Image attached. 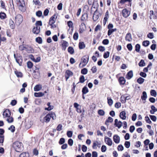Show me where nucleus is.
Masks as SVG:
<instances>
[{
    "instance_id": "nucleus-1",
    "label": "nucleus",
    "mask_w": 157,
    "mask_h": 157,
    "mask_svg": "<svg viewBox=\"0 0 157 157\" xmlns=\"http://www.w3.org/2000/svg\"><path fill=\"white\" fill-rule=\"evenodd\" d=\"M17 4L19 10L21 11L24 12L25 10V4L24 0H16Z\"/></svg>"
},
{
    "instance_id": "nucleus-2",
    "label": "nucleus",
    "mask_w": 157,
    "mask_h": 157,
    "mask_svg": "<svg viewBox=\"0 0 157 157\" xmlns=\"http://www.w3.org/2000/svg\"><path fill=\"white\" fill-rule=\"evenodd\" d=\"M51 118L53 120H55L56 119V117L54 113H51L47 114L44 118L43 121L46 123H48L50 121Z\"/></svg>"
},
{
    "instance_id": "nucleus-3",
    "label": "nucleus",
    "mask_w": 157,
    "mask_h": 157,
    "mask_svg": "<svg viewBox=\"0 0 157 157\" xmlns=\"http://www.w3.org/2000/svg\"><path fill=\"white\" fill-rule=\"evenodd\" d=\"M23 21V17L21 14H18L14 17V21L16 25L18 26Z\"/></svg>"
},
{
    "instance_id": "nucleus-4",
    "label": "nucleus",
    "mask_w": 157,
    "mask_h": 157,
    "mask_svg": "<svg viewBox=\"0 0 157 157\" xmlns=\"http://www.w3.org/2000/svg\"><path fill=\"white\" fill-rule=\"evenodd\" d=\"M13 147L17 151L20 152L23 149L22 144L18 141L15 142L13 144Z\"/></svg>"
},
{
    "instance_id": "nucleus-5",
    "label": "nucleus",
    "mask_w": 157,
    "mask_h": 157,
    "mask_svg": "<svg viewBox=\"0 0 157 157\" xmlns=\"http://www.w3.org/2000/svg\"><path fill=\"white\" fill-rule=\"evenodd\" d=\"M81 60L82 61V63H84L83 66H85L88 62L89 56L87 55L84 56L82 58Z\"/></svg>"
},
{
    "instance_id": "nucleus-6",
    "label": "nucleus",
    "mask_w": 157,
    "mask_h": 157,
    "mask_svg": "<svg viewBox=\"0 0 157 157\" xmlns=\"http://www.w3.org/2000/svg\"><path fill=\"white\" fill-rule=\"evenodd\" d=\"M122 13L123 16L125 18L128 17L130 14V11L126 9H124L122 10Z\"/></svg>"
},
{
    "instance_id": "nucleus-7",
    "label": "nucleus",
    "mask_w": 157,
    "mask_h": 157,
    "mask_svg": "<svg viewBox=\"0 0 157 157\" xmlns=\"http://www.w3.org/2000/svg\"><path fill=\"white\" fill-rule=\"evenodd\" d=\"M99 17V13L98 12H97V9H96V11L94 12L93 17V19L94 21H97Z\"/></svg>"
},
{
    "instance_id": "nucleus-8",
    "label": "nucleus",
    "mask_w": 157,
    "mask_h": 157,
    "mask_svg": "<svg viewBox=\"0 0 157 157\" xmlns=\"http://www.w3.org/2000/svg\"><path fill=\"white\" fill-rule=\"evenodd\" d=\"M73 73L69 70H67L65 72V77L66 81H67L69 77L73 75Z\"/></svg>"
},
{
    "instance_id": "nucleus-9",
    "label": "nucleus",
    "mask_w": 157,
    "mask_h": 157,
    "mask_svg": "<svg viewBox=\"0 0 157 157\" xmlns=\"http://www.w3.org/2000/svg\"><path fill=\"white\" fill-rule=\"evenodd\" d=\"M11 115V113L10 110L8 109H6L3 112V115L4 118L9 117Z\"/></svg>"
},
{
    "instance_id": "nucleus-10",
    "label": "nucleus",
    "mask_w": 157,
    "mask_h": 157,
    "mask_svg": "<svg viewBox=\"0 0 157 157\" xmlns=\"http://www.w3.org/2000/svg\"><path fill=\"white\" fill-rule=\"evenodd\" d=\"M105 142L109 146H111L112 144V140L106 136L105 137Z\"/></svg>"
},
{
    "instance_id": "nucleus-11",
    "label": "nucleus",
    "mask_w": 157,
    "mask_h": 157,
    "mask_svg": "<svg viewBox=\"0 0 157 157\" xmlns=\"http://www.w3.org/2000/svg\"><path fill=\"white\" fill-rule=\"evenodd\" d=\"M40 31V27L39 26H36L34 27L32 30L33 32L35 34H39Z\"/></svg>"
},
{
    "instance_id": "nucleus-12",
    "label": "nucleus",
    "mask_w": 157,
    "mask_h": 157,
    "mask_svg": "<svg viewBox=\"0 0 157 157\" xmlns=\"http://www.w3.org/2000/svg\"><path fill=\"white\" fill-rule=\"evenodd\" d=\"M15 60L19 66H21L22 65L23 59L21 56H17V58H16Z\"/></svg>"
},
{
    "instance_id": "nucleus-13",
    "label": "nucleus",
    "mask_w": 157,
    "mask_h": 157,
    "mask_svg": "<svg viewBox=\"0 0 157 157\" xmlns=\"http://www.w3.org/2000/svg\"><path fill=\"white\" fill-rule=\"evenodd\" d=\"M114 122V125L119 128H120L122 126V122L120 121H118L117 119H115Z\"/></svg>"
},
{
    "instance_id": "nucleus-14",
    "label": "nucleus",
    "mask_w": 157,
    "mask_h": 157,
    "mask_svg": "<svg viewBox=\"0 0 157 157\" xmlns=\"http://www.w3.org/2000/svg\"><path fill=\"white\" fill-rule=\"evenodd\" d=\"M109 18V13L108 11L107 10L105 14V17L104 19L103 24L104 25L106 24V22L107 21L108 19Z\"/></svg>"
},
{
    "instance_id": "nucleus-15",
    "label": "nucleus",
    "mask_w": 157,
    "mask_h": 157,
    "mask_svg": "<svg viewBox=\"0 0 157 157\" xmlns=\"http://www.w3.org/2000/svg\"><path fill=\"white\" fill-rule=\"evenodd\" d=\"M113 140L116 143L118 144L120 142V137L118 135H115L113 136Z\"/></svg>"
},
{
    "instance_id": "nucleus-16",
    "label": "nucleus",
    "mask_w": 157,
    "mask_h": 157,
    "mask_svg": "<svg viewBox=\"0 0 157 157\" xmlns=\"http://www.w3.org/2000/svg\"><path fill=\"white\" fill-rule=\"evenodd\" d=\"M125 40L127 41L131 42L132 40V35L130 33H128L125 37Z\"/></svg>"
},
{
    "instance_id": "nucleus-17",
    "label": "nucleus",
    "mask_w": 157,
    "mask_h": 157,
    "mask_svg": "<svg viewBox=\"0 0 157 157\" xmlns=\"http://www.w3.org/2000/svg\"><path fill=\"white\" fill-rule=\"evenodd\" d=\"M101 146V144L100 143L98 142L97 141H94L93 144V147L94 149H96L97 146L100 147Z\"/></svg>"
},
{
    "instance_id": "nucleus-18",
    "label": "nucleus",
    "mask_w": 157,
    "mask_h": 157,
    "mask_svg": "<svg viewBox=\"0 0 157 157\" xmlns=\"http://www.w3.org/2000/svg\"><path fill=\"white\" fill-rule=\"evenodd\" d=\"M9 25L10 28L12 29H14L15 28V24L11 19H10L9 20Z\"/></svg>"
},
{
    "instance_id": "nucleus-19",
    "label": "nucleus",
    "mask_w": 157,
    "mask_h": 157,
    "mask_svg": "<svg viewBox=\"0 0 157 157\" xmlns=\"http://www.w3.org/2000/svg\"><path fill=\"white\" fill-rule=\"evenodd\" d=\"M55 15H54L50 18L49 21V25L53 24L55 23L56 21V19L55 18Z\"/></svg>"
},
{
    "instance_id": "nucleus-20",
    "label": "nucleus",
    "mask_w": 157,
    "mask_h": 157,
    "mask_svg": "<svg viewBox=\"0 0 157 157\" xmlns=\"http://www.w3.org/2000/svg\"><path fill=\"white\" fill-rule=\"evenodd\" d=\"M25 51L28 53H31L34 52V50L33 48L29 46H26Z\"/></svg>"
},
{
    "instance_id": "nucleus-21",
    "label": "nucleus",
    "mask_w": 157,
    "mask_h": 157,
    "mask_svg": "<svg viewBox=\"0 0 157 157\" xmlns=\"http://www.w3.org/2000/svg\"><path fill=\"white\" fill-rule=\"evenodd\" d=\"M42 88V85L40 84L36 85L34 87V90L35 91H38L41 89Z\"/></svg>"
},
{
    "instance_id": "nucleus-22",
    "label": "nucleus",
    "mask_w": 157,
    "mask_h": 157,
    "mask_svg": "<svg viewBox=\"0 0 157 157\" xmlns=\"http://www.w3.org/2000/svg\"><path fill=\"white\" fill-rule=\"evenodd\" d=\"M120 117L123 120L126 119V113L124 111H122L121 112L120 114Z\"/></svg>"
},
{
    "instance_id": "nucleus-23",
    "label": "nucleus",
    "mask_w": 157,
    "mask_h": 157,
    "mask_svg": "<svg viewBox=\"0 0 157 157\" xmlns=\"http://www.w3.org/2000/svg\"><path fill=\"white\" fill-rule=\"evenodd\" d=\"M133 76V72L132 71H129L127 73L126 75V78L128 79H130Z\"/></svg>"
},
{
    "instance_id": "nucleus-24",
    "label": "nucleus",
    "mask_w": 157,
    "mask_h": 157,
    "mask_svg": "<svg viewBox=\"0 0 157 157\" xmlns=\"http://www.w3.org/2000/svg\"><path fill=\"white\" fill-rule=\"evenodd\" d=\"M62 45V49L65 50L66 49V48L68 46L69 44L66 41L63 40Z\"/></svg>"
},
{
    "instance_id": "nucleus-25",
    "label": "nucleus",
    "mask_w": 157,
    "mask_h": 157,
    "mask_svg": "<svg viewBox=\"0 0 157 157\" xmlns=\"http://www.w3.org/2000/svg\"><path fill=\"white\" fill-rule=\"evenodd\" d=\"M44 93H42V92H40L38 93L35 92L34 94V96L36 97H40L44 96Z\"/></svg>"
},
{
    "instance_id": "nucleus-26",
    "label": "nucleus",
    "mask_w": 157,
    "mask_h": 157,
    "mask_svg": "<svg viewBox=\"0 0 157 157\" xmlns=\"http://www.w3.org/2000/svg\"><path fill=\"white\" fill-rule=\"evenodd\" d=\"M119 82L121 85H124L125 82V80L123 77H120L119 78Z\"/></svg>"
},
{
    "instance_id": "nucleus-27",
    "label": "nucleus",
    "mask_w": 157,
    "mask_h": 157,
    "mask_svg": "<svg viewBox=\"0 0 157 157\" xmlns=\"http://www.w3.org/2000/svg\"><path fill=\"white\" fill-rule=\"evenodd\" d=\"M88 18V14L86 13H83L81 17V20L82 21H85L87 20Z\"/></svg>"
},
{
    "instance_id": "nucleus-28",
    "label": "nucleus",
    "mask_w": 157,
    "mask_h": 157,
    "mask_svg": "<svg viewBox=\"0 0 157 157\" xmlns=\"http://www.w3.org/2000/svg\"><path fill=\"white\" fill-rule=\"evenodd\" d=\"M113 121V119L111 117H109L108 119L106 120L105 122V124L107 125H109L108 123L112 122Z\"/></svg>"
},
{
    "instance_id": "nucleus-29",
    "label": "nucleus",
    "mask_w": 157,
    "mask_h": 157,
    "mask_svg": "<svg viewBox=\"0 0 157 157\" xmlns=\"http://www.w3.org/2000/svg\"><path fill=\"white\" fill-rule=\"evenodd\" d=\"M15 74L18 77H22L23 76V74L22 73L19 71H18L17 70H16L14 71Z\"/></svg>"
},
{
    "instance_id": "nucleus-30",
    "label": "nucleus",
    "mask_w": 157,
    "mask_h": 157,
    "mask_svg": "<svg viewBox=\"0 0 157 157\" xmlns=\"http://www.w3.org/2000/svg\"><path fill=\"white\" fill-rule=\"evenodd\" d=\"M47 105L48 106V107L47 108H45V110L50 111L53 109V106L50 105V102L48 103Z\"/></svg>"
},
{
    "instance_id": "nucleus-31",
    "label": "nucleus",
    "mask_w": 157,
    "mask_h": 157,
    "mask_svg": "<svg viewBox=\"0 0 157 157\" xmlns=\"http://www.w3.org/2000/svg\"><path fill=\"white\" fill-rule=\"evenodd\" d=\"M79 47L80 49H82L85 47V45L83 42H79Z\"/></svg>"
},
{
    "instance_id": "nucleus-32",
    "label": "nucleus",
    "mask_w": 157,
    "mask_h": 157,
    "mask_svg": "<svg viewBox=\"0 0 157 157\" xmlns=\"http://www.w3.org/2000/svg\"><path fill=\"white\" fill-rule=\"evenodd\" d=\"M144 81V79L141 77H140L137 80V82L140 84H142Z\"/></svg>"
},
{
    "instance_id": "nucleus-33",
    "label": "nucleus",
    "mask_w": 157,
    "mask_h": 157,
    "mask_svg": "<svg viewBox=\"0 0 157 157\" xmlns=\"http://www.w3.org/2000/svg\"><path fill=\"white\" fill-rule=\"evenodd\" d=\"M68 51L71 54H72L74 53V50L73 48L71 47H69L68 48Z\"/></svg>"
},
{
    "instance_id": "nucleus-34",
    "label": "nucleus",
    "mask_w": 157,
    "mask_h": 157,
    "mask_svg": "<svg viewBox=\"0 0 157 157\" xmlns=\"http://www.w3.org/2000/svg\"><path fill=\"white\" fill-rule=\"evenodd\" d=\"M88 92V88L86 87H84L82 89V94H84Z\"/></svg>"
},
{
    "instance_id": "nucleus-35",
    "label": "nucleus",
    "mask_w": 157,
    "mask_h": 157,
    "mask_svg": "<svg viewBox=\"0 0 157 157\" xmlns=\"http://www.w3.org/2000/svg\"><path fill=\"white\" fill-rule=\"evenodd\" d=\"M29 156V154L28 153L23 152L20 154L19 157H28Z\"/></svg>"
},
{
    "instance_id": "nucleus-36",
    "label": "nucleus",
    "mask_w": 157,
    "mask_h": 157,
    "mask_svg": "<svg viewBox=\"0 0 157 157\" xmlns=\"http://www.w3.org/2000/svg\"><path fill=\"white\" fill-rule=\"evenodd\" d=\"M147 98V93L146 92L144 91L143 92V95L141 96V99L142 100H145Z\"/></svg>"
},
{
    "instance_id": "nucleus-37",
    "label": "nucleus",
    "mask_w": 157,
    "mask_h": 157,
    "mask_svg": "<svg viewBox=\"0 0 157 157\" xmlns=\"http://www.w3.org/2000/svg\"><path fill=\"white\" fill-rule=\"evenodd\" d=\"M6 15L3 12L0 13V18L2 19H5L6 18Z\"/></svg>"
},
{
    "instance_id": "nucleus-38",
    "label": "nucleus",
    "mask_w": 157,
    "mask_h": 157,
    "mask_svg": "<svg viewBox=\"0 0 157 157\" xmlns=\"http://www.w3.org/2000/svg\"><path fill=\"white\" fill-rule=\"evenodd\" d=\"M6 121L8 123H11L13 122V119L12 117H10V116L9 117H7L6 119Z\"/></svg>"
},
{
    "instance_id": "nucleus-39",
    "label": "nucleus",
    "mask_w": 157,
    "mask_h": 157,
    "mask_svg": "<svg viewBox=\"0 0 157 157\" xmlns=\"http://www.w3.org/2000/svg\"><path fill=\"white\" fill-rule=\"evenodd\" d=\"M108 103L109 106H111L113 104V101L112 99L109 97L107 98Z\"/></svg>"
},
{
    "instance_id": "nucleus-40",
    "label": "nucleus",
    "mask_w": 157,
    "mask_h": 157,
    "mask_svg": "<svg viewBox=\"0 0 157 157\" xmlns=\"http://www.w3.org/2000/svg\"><path fill=\"white\" fill-rule=\"evenodd\" d=\"M139 65L140 67H143L145 65V63L144 60L141 59L139 63Z\"/></svg>"
},
{
    "instance_id": "nucleus-41",
    "label": "nucleus",
    "mask_w": 157,
    "mask_h": 157,
    "mask_svg": "<svg viewBox=\"0 0 157 157\" xmlns=\"http://www.w3.org/2000/svg\"><path fill=\"white\" fill-rule=\"evenodd\" d=\"M140 46L139 44H136L135 46V50L137 52H139L140 51Z\"/></svg>"
},
{
    "instance_id": "nucleus-42",
    "label": "nucleus",
    "mask_w": 157,
    "mask_h": 157,
    "mask_svg": "<svg viewBox=\"0 0 157 157\" xmlns=\"http://www.w3.org/2000/svg\"><path fill=\"white\" fill-rule=\"evenodd\" d=\"M88 72V70L86 68H84L82 69L81 71V73L83 75H86L87 74Z\"/></svg>"
},
{
    "instance_id": "nucleus-43",
    "label": "nucleus",
    "mask_w": 157,
    "mask_h": 157,
    "mask_svg": "<svg viewBox=\"0 0 157 157\" xmlns=\"http://www.w3.org/2000/svg\"><path fill=\"white\" fill-rule=\"evenodd\" d=\"M149 44V42L148 40L144 41L143 42V45L145 47H147Z\"/></svg>"
},
{
    "instance_id": "nucleus-44",
    "label": "nucleus",
    "mask_w": 157,
    "mask_h": 157,
    "mask_svg": "<svg viewBox=\"0 0 157 157\" xmlns=\"http://www.w3.org/2000/svg\"><path fill=\"white\" fill-rule=\"evenodd\" d=\"M151 96L156 97L157 95L156 92L154 90H152L151 91Z\"/></svg>"
},
{
    "instance_id": "nucleus-45",
    "label": "nucleus",
    "mask_w": 157,
    "mask_h": 157,
    "mask_svg": "<svg viewBox=\"0 0 157 157\" xmlns=\"http://www.w3.org/2000/svg\"><path fill=\"white\" fill-rule=\"evenodd\" d=\"M36 41L39 44H41L42 42V38L40 37H38L36 38Z\"/></svg>"
},
{
    "instance_id": "nucleus-46",
    "label": "nucleus",
    "mask_w": 157,
    "mask_h": 157,
    "mask_svg": "<svg viewBox=\"0 0 157 157\" xmlns=\"http://www.w3.org/2000/svg\"><path fill=\"white\" fill-rule=\"evenodd\" d=\"M109 52L108 51H107L104 53L103 55V57L105 59L109 57Z\"/></svg>"
},
{
    "instance_id": "nucleus-47",
    "label": "nucleus",
    "mask_w": 157,
    "mask_h": 157,
    "mask_svg": "<svg viewBox=\"0 0 157 157\" xmlns=\"http://www.w3.org/2000/svg\"><path fill=\"white\" fill-rule=\"evenodd\" d=\"M28 67L29 68H31L33 66V64L31 61H28L27 63Z\"/></svg>"
},
{
    "instance_id": "nucleus-48",
    "label": "nucleus",
    "mask_w": 157,
    "mask_h": 157,
    "mask_svg": "<svg viewBox=\"0 0 157 157\" xmlns=\"http://www.w3.org/2000/svg\"><path fill=\"white\" fill-rule=\"evenodd\" d=\"M85 81L84 76L83 75L81 76L79 78V82L81 83H83L85 82Z\"/></svg>"
},
{
    "instance_id": "nucleus-49",
    "label": "nucleus",
    "mask_w": 157,
    "mask_h": 157,
    "mask_svg": "<svg viewBox=\"0 0 157 157\" xmlns=\"http://www.w3.org/2000/svg\"><path fill=\"white\" fill-rule=\"evenodd\" d=\"M78 33L77 32H75L74 34L73 38L74 40H77L78 39Z\"/></svg>"
},
{
    "instance_id": "nucleus-50",
    "label": "nucleus",
    "mask_w": 157,
    "mask_h": 157,
    "mask_svg": "<svg viewBox=\"0 0 157 157\" xmlns=\"http://www.w3.org/2000/svg\"><path fill=\"white\" fill-rule=\"evenodd\" d=\"M145 120L147 123L151 124V121L150 120L149 117L147 116H146L145 117Z\"/></svg>"
},
{
    "instance_id": "nucleus-51",
    "label": "nucleus",
    "mask_w": 157,
    "mask_h": 157,
    "mask_svg": "<svg viewBox=\"0 0 157 157\" xmlns=\"http://www.w3.org/2000/svg\"><path fill=\"white\" fill-rule=\"evenodd\" d=\"M9 130H10L12 132H14L15 130V127L13 125H11L9 128Z\"/></svg>"
},
{
    "instance_id": "nucleus-52",
    "label": "nucleus",
    "mask_w": 157,
    "mask_h": 157,
    "mask_svg": "<svg viewBox=\"0 0 157 157\" xmlns=\"http://www.w3.org/2000/svg\"><path fill=\"white\" fill-rule=\"evenodd\" d=\"M73 132L71 131H68L67 132V135L69 137H71L72 136Z\"/></svg>"
},
{
    "instance_id": "nucleus-53",
    "label": "nucleus",
    "mask_w": 157,
    "mask_h": 157,
    "mask_svg": "<svg viewBox=\"0 0 157 157\" xmlns=\"http://www.w3.org/2000/svg\"><path fill=\"white\" fill-rule=\"evenodd\" d=\"M151 119L153 121H155L156 120L157 118L154 115H150L149 116Z\"/></svg>"
},
{
    "instance_id": "nucleus-54",
    "label": "nucleus",
    "mask_w": 157,
    "mask_h": 157,
    "mask_svg": "<svg viewBox=\"0 0 157 157\" xmlns=\"http://www.w3.org/2000/svg\"><path fill=\"white\" fill-rule=\"evenodd\" d=\"M147 37L151 39L154 38V36L153 33H149L147 35Z\"/></svg>"
},
{
    "instance_id": "nucleus-55",
    "label": "nucleus",
    "mask_w": 157,
    "mask_h": 157,
    "mask_svg": "<svg viewBox=\"0 0 157 157\" xmlns=\"http://www.w3.org/2000/svg\"><path fill=\"white\" fill-rule=\"evenodd\" d=\"M132 1V0H121L120 3L121 4H124L126 2H131Z\"/></svg>"
},
{
    "instance_id": "nucleus-56",
    "label": "nucleus",
    "mask_w": 157,
    "mask_h": 157,
    "mask_svg": "<svg viewBox=\"0 0 157 157\" xmlns=\"http://www.w3.org/2000/svg\"><path fill=\"white\" fill-rule=\"evenodd\" d=\"M130 142L129 141H125L124 143V146L128 148L130 147Z\"/></svg>"
},
{
    "instance_id": "nucleus-57",
    "label": "nucleus",
    "mask_w": 157,
    "mask_h": 157,
    "mask_svg": "<svg viewBox=\"0 0 157 157\" xmlns=\"http://www.w3.org/2000/svg\"><path fill=\"white\" fill-rule=\"evenodd\" d=\"M65 140L64 138H62L60 139L59 141V143L60 144H62L64 143Z\"/></svg>"
},
{
    "instance_id": "nucleus-58",
    "label": "nucleus",
    "mask_w": 157,
    "mask_h": 157,
    "mask_svg": "<svg viewBox=\"0 0 157 157\" xmlns=\"http://www.w3.org/2000/svg\"><path fill=\"white\" fill-rule=\"evenodd\" d=\"M26 46H24L23 45H21L19 46V49L21 51L25 50Z\"/></svg>"
},
{
    "instance_id": "nucleus-59",
    "label": "nucleus",
    "mask_w": 157,
    "mask_h": 157,
    "mask_svg": "<svg viewBox=\"0 0 157 157\" xmlns=\"http://www.w3.org/2000/svg\"><path fill=\"white\" fill-rule=\"evenodd\" d=\"M127 47L129 51H131L132 50V44H128L127 45Z\"/></svg>"
},
{
    "instance_id": "nucleus-60",
    "label": "nucleus",
    "mask_w": 157,
    "mask_h": 157,
    "mask_svg": "<svg viewBox=\"0 0 157 157\" xmlns=\"http://www.w3.org/2000/svg\"><path fill=\"white\" fill-rule=\"evenodd\" d=\"M98 49L101 52H103L105 50V48L102 46H100L98 48Z\"/></svg>"
},
{
    "instance_id": "nucleus-61",
    "label": "nucleus",
    "mask_w": 157,
    "mask_h": 157,
    "mask_svg": "<svg viewBox=\"0 0 157 157\" xmlns=\"http://www.w3.org/2000/svg\"><path fill=\"white\" fill-rule=\"evenodd\" d=\"M98 113L99 115L103 116L105 114V112L102 110L100 109L98 110Z\"/></svg>"
},
{
    "instance_id": "nucleus-62",
    "label": "nucleus",
    "mask_w": 157,
    "mask_h": 157,
    "mask_svg": "<svg viewBox=\"0 0 157 157\" xmlns=\"http://www.w3.org/2000/svg\"><path fill=\"white\" fill-rule=\"evenodd\" d=\"M62 125L61 124H59L56 128V129L58 131H60L62 129Z\"/></svg>"
},
{
    "instance_id": "nucleus-63",
    "label": "nucleus",
    "mask_w": 157,
    "mask_h": 157,
    "mask_svg": "<svg viewBox=\"0 0 157 157\" xmlns=\"http://www.w3.org/2000/svg\"><path fill=\"white\" fill-rule=\"evenodd\" d=\"M121 106V103L120 102H117L115 104V107L117 108H119Z\"/></svg>"
},
{
    "instance_id": "nucleus-64",
    "label": "nucleus",
    "mask_w": 157,
    "mask_h": 157,
    "mask_svg": "<svg viewBox=\"0 0 157 157\" xmlns=\"http://www.w3.org/2000/svg\"><path fill=\"white\" fill-rule=\"evenodd\" d=\"M42 12L40 11H39L36 12V15L38 17H41L42 16Z\"/></svg>"
}]
</instances>
